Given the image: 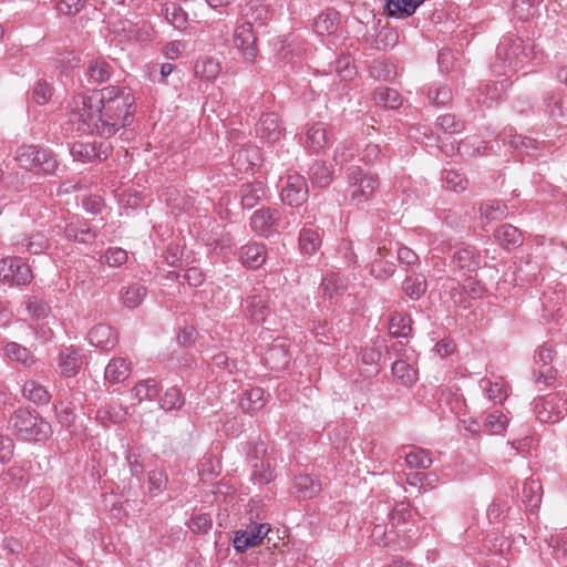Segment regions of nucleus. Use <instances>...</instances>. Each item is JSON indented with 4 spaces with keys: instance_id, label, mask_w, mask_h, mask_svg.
Instances as JSON below:
<instances>
[{
    "instance_id": "f257e3e1",
    "label": "nucleus",
    "mask_w": 567,
    "mask_h": 567,
    "mask_svg": "<svg viewBox=\"0 0 567 567\" xmlns=\"http://www.w3.org/2000/svg\"><path fill=\"white\" fill-rule=\"evenodd\" d=\"M136 104L127 86L109 85L74 95L68 104V123L79 134H95L104 138L114 136L130 126L135 117Z\"/></svg>"
},
{
    "instance_id": "f03ea898",
    "label": "nucleus",
    "mask_w": 567,
    "mask_h": 567,
    "mask_svg": "<svg viewBox=\"0 0 567 567\" xmlns=\"http://www.w3.org/2000/svg\"><path fill=\"white\" fill-rule=\"evenodd\" d=\"M537 58L536 47L526 45L522 38L514 35L503 37L496 48L493 72L499 75L516 73L530 60Z\"/></svg>"
},
{
    "instance_id": "7ed1b4c3",
    "label": "nucleus",
    "mask_w": 567,
    "mask_h": 567,
    "mask_svg": "<svg viewBox=\"0 0 567 567\" xmlns=\"http://www.w3.org/2000/svg\"><path fill=\"white\" fill-rule=\"evenodd\" d=\"M8 423L17 439L25 442H45L53 433L51 424L38 411L25 408L16 410Z\"/></svg>"
},
{
    "instance_id": "20e7f679",
    "label": "nucleus",
    "mask_w": 567,
    "mask_h": 567,
    "mask_svg": "<svg viewBox=\"0 0 567 567\" xmlns=\"http://www.w3.org/2000/svg\"><path fill=\"white\" fill-rule=\"evenodd\" d=\"M16 161L27 171L51 175L58 168V161L51 150L39 145H22L17 150Z\"/></svg>"
},
{
    "instance_id": "39448f33",
    "label": "nucleus",
    "mask_w": 567,
    "mask_h": 567,
    "mask_svg": "<svg viewBox=\"0 0 567 567\" xmlns=\"http://www.w3.org/2000/svg\"><path fill=\"white\" fill-rule=\"evenodd\" d=\"M347 181L350 200L355 205L369 202L380 185L377 174L365 172L360 166H350L347 169Z\"/></svg>"
},
{
    "instance_id": "423d86ee",
    "label": "nucleus",
    "mask_w": 567,
    "mask_h": 567,
    "mask_svg": "<svg viewBox=\"0 0 567 567\" xmlns=\"http://www.w3.org/2000/svg\"><path fill=\"white\" fill-rule=\"evenodd\" d=\"M249 225L257 235L269 238L280 228H286L288 223L281 219V214L278 208L261 207L252 214Z\"/></svg>"
},
{
    "instance_id": "0eeeda50",
    "label": "nucleus",
    "mask_w": 567,
    "mask_h": 567,
    "mask_svg": "<svg viewBox=\"0 0 567 567\" xmlns=\"http://www.w3.org/2000/svg\"><path fill=\"white\" fill-rule=\"evenodd\" d=\"M33 278L31 268L19 257L0 260V281L9 285L24 286Z\"/></svg>"
},
{
    "instance_id": "6e6552de",
    "label": "nucleus",
    "mask_w": 567,
    "mask_h": 567,
    "mask_svg": "<svg viewBox=\"0 0 567 567\" xmlns=\"http://www.w3.org/2000/svg\"><path fill=\"white\" fill-rule=\"evenodd\" d=\"M537 419L543 423H556L567 414V398L560 394L539 399L535 404Z\"/></svg>"
},
{
    "instance_id": "1a4fd4ad",
    "label": "nucleus",
    "mask_w": 567,
    "mask_h": 567,
    "mask_svg": "<svg viewBox=\"0 0 567 567\" xmlns=\"http://www.w3.org/2000/svg\"><path fill=\"white\" fill-rule=\"evenodd\" d=\"M280 197L290 207H300L308 199V185L303 176L291 174L287 176Z\"/></svg>"
},
{
    "instance_id": "9d476101",
    "label": "nucleus",
    "mask_w": 567,
    "mask_h": 567,
    "mask_svg": "<svg viewBox=\"0 0 567 567\" xmlns=\"http://www.w3.org/2000/svg\"><path fill=\"white\" fill-rule=\"evenodd\" d=\"M269 532V524L252 522L245 529H239L235 533L233 539L234 548L239 553H244L249 547L259 545Z\"/></svg>"
},
{
    "instance_id": "9b49d317",
    "label": "nucleus",
    "mask_w": 567,
    "mask_h": 567,
    "mask_svg": "<svg viewBox=\"0 0 567 567\" xmlns=\"http://www.w3.org/2000/svg\"><path fill=\"white\" fill-rule=\"evenodd\" d=\"M554 349L547 344L542 346L535 355L533 378L536 384L550 385L556 379V370L551 367Z\"/></svg>"
},
{
    "instance_id": "f8f14e48",
    "label": "nucleus",
    "mask_w": 567,
    "mask_h": 567,
    "mask_svg": "<svg viewBox=\"0 0 567 567\" xmlns=\"http://www.w3.org/2000/svg\"><path fill=\"white\" fill-rule=\"evenodd\" d=\"M111 145L104 142H75L70 148V153L74 161L87 163L95 159L105 161L111 153Z\"/></svg>"
},
{
    "instance_id": "ddd939ff",
    "label": "nucleus",
    "mask_w": 567,
    "mask_h": 567,
    "mask_svg": "<svg viewBox=\"0 0 567 567\" xmlns=\"http://www.w3.org/2000/svg\"><path fill=\"white\" fill-rule=\"evenodd\" d=\"M234 44L246 61L252 62L256 59L258 54L257 37L250 21H246L235 29Z\"/></svg>"
},
{
    "instance_id": "4468645a",
    "label": "nucleus",
    "mask_w": 567,
    "mask_h": 567,
    "mask_svg": "<svg viewBox=\"0 0 567 567\" xmlns=\"http://www.w3.org/2000/svg\"><path fill=\"white\" fill-rule=\"evenodd\" d=\"M305 135V147L317 155L323 153L332 142L328 126L322 122L308 124Z\"/></svg>"
},
{
    "instance_id": "2eb2a0df",
    "label": "nucleus",
    "mask_w": 567,
    "mask_h": 567,
    "mask_svg": "<svg viewBox=\"0 0 567 567\" xmlns=\"http://www.w3.org/2000/svg\"><path fill=\"white\" fill-rule=\"evenodd\" d=\"M282 133L284 127L277 113L270 112L261 115L256 126V134L260 140L274 144L281 138Z\"/></svg>"
},
{
    "instance_id": "dca6fc26",
    "label": "nucleus",
    "mask_w": 567,
    "mask_h": 567,
    "mask_svg": "<svg viewBox=\"0 0 567 567\" xmlns=\"http://www.w3.org/2000/svg\"><path fill=\"white\" fill-rule=\"evenodd\" d=\"M266 259L267 247L262 243L249 241L239 249V260L246 268L258 269Z\"/></svg>"
},
{
    "instance_id": "f3484780",
    "label": "nucleus",
    "mask_w": 567,
    "mask_h": 567,
    "mask_svg": "<svg viewBox=\"0 0 567 567\" xmlns=\"http://www.w3.org/2000/svg\"><path fill=\"white\" fill-rule=\"evenodd\" d=\"M481 254L475 246L461 245L456 247L452 262L461 270L476 271L481 267Z\"/></svg>"
},
{
    "instance_id": "a211bd4d",
    "label": "nucleus",
    "mask_w": 567,
    "mask_h": 567,
    "mask_svg": "<svg viewBox=\"0 0 567 567\" xmlns=\"http://www.w3.org/2000/svg\"><path fill=\"white\" fill-rule=\"evenodd\" d=\"M267 186L261 181L244 183L238 189L243 208L251 209L267 196Z\"/></svg>"
},
{
    "instance_id": "6ab92c4d",
    "label": "nucleus",
    "mask_w": 567,
    "mask_h": 567,
    "mask_svg": "<svg viewBox=\"0 0 567 567\" xmlns=\"http://www.w3.org/2000/svg\"><path fill=\"white\" fill-rule=\"evenodd\" d=\"M63 234L68 240L80 244H92L96 238V233L91 228L89 221L80 218L66 223Z\"/></svg>"
},
{
    "instance_id": "aec40b11",
    "label": "nucleus",
    "mask_w": 567,
    "mask_h": 567,
    "mask_svg": "<svg viewBox=\"0 0 567 567\" xmlns=\"http://www.w3.org/2000/svg\"><path fill=\"white\" fill-rule=\"evenodd\" d=\"M89 342L96 348L102 350H111L117 342V337L111 326L99 323L94 326L89 334Z\"/></svg>"
},
{
    "instance_id": "412c9836",
    "label": "nucleus",
    "mask_w": 567,
    "mask_h": 567,
    "mask_svg": "<svg viewBox=\"0 0 567 567\" xmlns=\"http://www.w3.org/2000/svg\"><path fill=\"white\" fill-rule=\"evenodd\" d=\"M299 249L305 256L316 254L322 244V231L319 228L303 227L299 233Z\"/></svg>"
},
{
    "instance_id": "4be33fe9",
    "label": "nucleus",
    "mask_w": 567,
    "mask_h": 567,
    "mask_svg": "<svg viewBox=\"0 0 567 567\" xmlns=\"http://www.w3.org/2000/svg\"><path fill=\"white\" fill-rule=\"evenodd\" d=\"M161 14L164 19L176 30L183 31L186 30L188 25V14L187 12L176 2L174 1H165L162 4Z\"/></svg>"
},
{
    "instance_id": "5701e85b",
    "label": "nucleus",
    "mask_w": 567,
    "mask_h": 567,
    "mask_svg": "<svg viewBox=\"0 0 567 567\" xmlns=\"http://www.w3.org/2000/svg\"><path fill=\"white\" fill-rule=\"evenodd\" d=\"M113 66L103 58H95L89 61L86 68L87 81L92 84H102L110 80Z\"/></svg>"
},
{
    "instance_id": "b1692460",
    "label": "nucleus",
    "mask_w": 567,
    "mask_h": 567,
    "mask_svg": "<svg viewBox=\"0 0 567 567\" xmlns=\"http://www.w3.org/2000/svg\"><path fill=\"white\" fill-rule=\"evenodd\" d=\"M413 320L409 315L393 311L389 316V333L393 338H410Z\"/></svg>"
},
{
    "instance_id": "393cba45",
    "label": "nucleus",
    "mask_w": 567,
    "mask_h": 567,
    "mask_svg": "<svg viewBox=\"0 0 567 567\" xmlns=\"http://www.w3.org/2000/svg\"><path fill=\"white\" fill-rule=\"evenodd\" d=\"M427 279L419 272L406 276L402 281V290L411 300H420L427 291Z\"/></svg>"
},
{
    "instance_id": "a878e982",
    "label": "nucleus",
    "mask_w": 567,
    "mask_h": 567,
    "mask_svg": "<svg viewBox=\"0 0 567 567\" xmlns=\"http://www.w3.org/2000/svg\"><path fill=\"white\" fill-rule=\"evenodd\" d=\"M495 240L505 249H512L523 244V235L511 224L499 226L494 233Z\"/></svg>"
},
{
    "instance_id": "bb28decb",
    "label": "nucleus",
    "mask_w": 567,
    "mask_h": 567,
    "mask_svg": "<svg viewBox=\"0 0 567 567\" xmlns=\"http://www.w3.org/2000/svg\"><path fill=\"white\" fill-rule=\"evenodd\" d=\"M292 489L297 497L310 499L321 491V484L312 476L303 474L295 477Z\"/></svg>"
},
{
    "instance_id": "cd10ccee",
    "label": "nucleus",
    "mask_w": 567,
    "mask_h": 567,
    "mask_svg": "<svg viewBox=\"0 0 567 567\" xmlns=\"http://www.w3.org/2000/svg\"><path fill=\"white\" fill-rule=\"evenodd\" d=\"M543 487L538 480H527L523 485L522 499L526 508L536 511L542 502Z\"/></svg>"
},
{
    "instance_id": "c85d7f7f",
    "label": "nucleus",
    "mask_w": 567,
    "mask_h": 567,
    "mask_svg": "<svg viewBox=\"0 0 567 567\" xmlns=\"http://www.w3.org/2000/svg\"><path fill=\"white\" fill-rule=\"evenodd\" d=\"M385 246H378L373 258L371 259V275L378 279H386L395 271V265L392 261L384 260L383 251Z\"/></svg>"
},
{
    "instance_id": "c756f323",
    "label": "nucleus",
    "mask_w": 567,
    "mask_h": 567,
    "mask_svg": "<svg viewBox=\"0 0 567 567\" xmlns=\"http://www.w3.org/2000/svg\"><path fill=\"white\" fill-rule=\"evenodd\" d=\"M309 178L318 187H328L333 179V168L323 161H315L309 169Z\"/></svg>"
},
{
    "instance_id": "7c9ffc66",
    "label": "nucleus",
    "mask_w": 567,
    "mask_h": 567,
    "mask_svg": "<svg viewBox=\"0 0 567 567\" xmlns=\"http://www.w3.org/2000/svg\"><path fill=\"white\" fill-rule=\"evenodd\" d=\"M267 400L268 396L264 389L256 386L245 391L244 398L240 401V406L244 411L256 413L265 406Z\"/></svg>"
},
{
    "instance_id": "2f4dec72",
    "label": "nucleus",
    "mask_w": 567,
    "mask_h": 567,
    "mask_svg": "<svg viewBox=\"0 0 567 567\" xmlns=\"http://www.w3.org/2000/svg\"><path fill=\"white\" fill-rule=\"evenodd\" d=\"M320 289L324 297L332 300L344 293L347 290V284L344 279L336 272L328 274L320 284Z\"/></svg>"
},
{
    "instance_id": "473e14b6",
    "label": "nucleus",
    "mask_w": 567,
    "mask_h": 567,
    "mask_svg": "<svg viewBox=\"0 0 567 567\" xmlns=\"http://www.w3.org/2000/svg\"><path fill=\"white\" fill-rule=\"evenodd\" d=\"M326 73L336 72L341 80H351L355 74V65L350 54H341L333 62L329 64V70Z\"/></svg>"
},
{
    "instance_id": "72a5a7b5",
    "label": "nucleus",
    "mask_w": 567,
    "mask_h": 567,
    "mask_svg": "<svg viewBox=\"0 0 567 567\" xmlns=\"http://www.w3.org/2000/svg\"><path fill=\"white\" fill-rule=\"evenodd\" d=\"M130 375V363L124 358H115L110 361L104 371V377L111 383H120Z\"/></svg>"
},
{
    "instance_id": "f704fd0d",
    "label": "nucleus",
    "mask_w": 567,
    "mask_h": 567,
    "mask_svg": "<svg viewBox=\"0 0 567 567\" xmlns=\"http://www.w3.org/2000/svg\"><path fill=\"white\" fill-rule=\"evenodd\" d=\"M373 100L377 105L385 109L395 110L402 105V96L391 87L380 86L373 93Z\"/></svg>"
},
{
    "instance_id": "c9c22d12",
    "label": "nucleus",
    "mask_w": 567,
    "mask_h": 567,
    "mask_svg": "<svg viewBox=\"0 0 567 567\" xmlns=\"http://www.w3.org/2000/svg\"><path fill=\"white\" fill-rule=\"evenodd\" d=\"M82 364L81 354L73 348H66L60 353V368L62 374L72 377L78 373Z\"/></svg>"
},
{
    "instance_id": "e433bc0d",
    "label": "nucleus",
    "mask_w": 567,
    "mask_h": 567,
    "mask_svg": "<svg viewBox=\"0 0 567 567\" xmlns=\"http://www.w3.org/2000/svg\"><path fill=\"white\" fill-rule=\"evenodd\" d=\"M425 90L430 104L439 107L449 105L453 99L452 90L445 84L432 83Z\"/></svg>"
},
{
    "instance_id": "4c0bfd02",
    "label": "nucleus",
    "mask_w": 567,
    "mask_h": 567,
    "mask_svg": "<svg viewBox=\"0 0 567 567\" xmlns=\"http://www.w3.org/2000/svg\"><path fill=\"white\" fill-rule=\"evenodd\" d=\"M486 143L476 135L466 136L458 142L457 153L462 157H475L485 154Z\"/></svg>"
},
{
    "instance_id": "58836bf2",
    "label": "nucleus",
    "mask_w": 567,
    "mask_h": 567,
    "mask_svg": "<svg viewBox=\"0 0 567 567\" xmlns=\"http://www.w3.org/2000/svg\"><path fill=\"white\" fill-rule=\"evenodd\" d=\"M480 92L477 102L491 109L503 99L504 85L503 83H486L481 86Z\"/></svg>"
},
{
    "instance_id": "ea45409f",
    "label": "nucleus",
    "mask_w": 567,
    "mask_h": 567,
    "mask_svg": "<svg viewBox=\"0 0 567 567\" xmlns=\"http://www.w3.org/2000/svg\"><path fill=\"white\" fill-rule=\"evenodd\" d=\"M22 393L25 399L40 405L49 403L51 399L48 390L34 380H28L24 382Z\"/></svg>"
},
{
    "instance_id": "a19ab883",
    "label": "nucleus",
    "mask_w": 567,
    "mask_h": 567,
    "mask_svg": "<svg viewBox=\"0 0 567 567\" xmlns=\"http://www.w3.org/2000/svg\"><path fill=\"white\" fill-rule=\"evenodd\" d=\"M424 0H388L385 10L391 17H409Z\"/></svg>"
},
{
    "instance_id": "79ce46f5",
    "label": "nucleus",
    "mask_w": 567,
    "mask_h": 567,
    "mask_svg": "<svg viewBox=\"0 0 567 567\" xmlns=\"http://www.w3.org/2000/svg\"><path fill=\"white\" fill-rule=\"evenodd\" d=\"M249 465L251 468L250 480L255 484L266 485L275 478L272 465L268 458Z\"/></svg>"
},
{
    "instance_id": "37998d69",
    "label": "nucleus",
    "mask_w": 567,
    "mask_h": 567,
    "mask_svg": "<svg viewBox=\"0 0 567 567\" xmlns=\"http://www.w3.org/2000/svg\"><path fill=\"white\" fill-rule=\"evenodd\" d=\"M4 353L11 361L21 363L24 367H30L34 362V355L31 351L17 342L7 343Z\"/></svg>"
},
{
    "instance_id": "c03bdc74",
    "label": "nucleus",
    "mask_w": 567,
    "mask_h": 567,
    "mask_svg": "<svg viewBox=\"0 0 567 567\" xmlns=\"http://www.w3.org/2000/svg\"><path fill=\"white\" fill-rule=\"evenodd\" d=\"M194 72L197 78L205 81H212L220 72L219 63L213 58L197 60L194 65Z\"/></svg>"
},
{
    "instance_id": "a18cd8bd",
    "label": "nucleus",
    "mask_w": 567,
    "mask_h": 567,
    "mask_svg": "<svg viewBox=\"0 0 567 567\" xmlns=\"http://www.w3.org/2000/svg\"><path fill=\"white\" fill-rule=\"evenodd\" d=\"M247 308L256 322H264L271 309L261 295H251L246 299Z\"/></svg>"
},
{
    "instance_id": "49530a36",
    "label": "nucleus",
    "mask_w": 567,
    "mask_h": 567,
    "mask_svg": "<svg viewBox=\"0 0 567 567\" xmlns=\"http://www.w3.org/2000/svg\"><path fill=\"white\" fill-rule=\"evenodd\" d=\"M290 361L289 354L281 346H272L265 353L266 364L275 371L285 369Z\"/></svg>"
},
{
    "instance_id": "de8ad7c7",
    "label": "nucleus",
    "mask_w": 567,
    "mask_h": 567,
    "mask_svg": "<svg viewBox=\"0 0 567 567\" xmlns=\"http://www.w3.org/2000/svg\"><path fill=\"white\" fill-rule=\"evenodd\" d=\"M338 12L320 13L313 21V30L319 35L332 34L338 28Z\"/></svg>"
},
{
    "instance_id": "09e8293b",
    "label": "nucleus",
    "mask_w": 567,
    "mask_h": 567,
    "mask_svg": "<svg viewBox=\"0 0 567 567\" xmlns=\"http://www.w3.org/2000/svg\"><path fill=\"white\" fill-rule=\"evenodd\" d=\"M545 112L554 120H567V109H564V100L556 97L553 92H545L543 96Z\"/></svg>"
},
{
    "instance_id": "8fccbe9b",
    "label": "nucleus",
    "mask_w": 567,
    "mask_h": 567,
    "mask_svg": "<svg viewBox=\"0 0 567 567\" xmlns=\"http://www.w3.org/2000/svg\"><path fill=\"white\" fill-rule=\"evenodd\" d=\"M508 424V419L501 411L489 413L482 425L484 432L488 434H502Z\"/></svg>"
},
{
    "instance_id": "3c124183",
    "label": "nucleus",
    "mask_w": 567,
    "mask_h": 567,
    "mask_svg": "<svg viewBox=\"0 0 567 567\" xmlns=\"http://www.w3.org/2000/svg\"><path fill=\"white\" fill-rule=\"evenodd\" d=\"M185 404V398L177 386H172L166 390L164 395L159 399V405L165 411L181 410Z\"/></svg>"
},
{
    "instance_id": "603ef678",
    "label": "nucleus",
    "mask_w": 567,
    "mask_h": 567,
    "mask_svg": "<svg viewBox=\"0 0 567 567\" xmlns=\"http://www.w3.org/2000/svg\"><path fill=\"white\" fill-rule=\"evenodd\" d=\"M405 462L409 467L422 470H427L432 465L430 453L417 446L412 447V450L405 455Z\"/></svg>"
},
{
    "instance_id": "864d4df0",
    "label": "nucleus",
    "mask_w": 567,
    "mask_h": 567,
    "mask_svg": "<svg viewBox=\"0 0 567 567\" xmlns=\"http://www.w3.org/2000/svg\"><path fill=\"white\" fill-rule=\"evenodd\" d=\"M146 293V287L141 284H133L128 286L122 295L123 303L127 308H136L143 302Z\"/></svg>"
},
{
    "instance_id": "5fc2aeb1",
    "label": "nucleus",
    "mask_w": 567,
    "mask_h": 567,
    "mask_svg": "<svg viewBox=\"0 0 567 567\" xmlns=\"http://www.w3.org/2000/svg\"><path fill=\"white\" fill-rule=\"evenodd\" d=\"M442 179L447 189L461 193L467 187V178L460 171L450 168L444 169Z\"/></svg>"
},
{
    "instance_id": "6e6d98bb",
    "label": "nucleus",
    "mask_w": 567,
    "mask_h": 567,
    "mask_svg": "<svg viewBox=\"0 0 567 567\" xmlns=\"http://www.w3.org/2000/svg\"><path fill=\"white\" fill-rule=\"evenodd\" d=\"M370 76L377 81H390L396 74L395 66L382 60L373 61L369 68Z\"/></svg>"
},
{
    "instance_id": "4d7b16f0",
    "label": "nucleus",
    "mask_w": 567,
    "mask_h": 567,
    "mask_svg": "<svg viewBox=\"0 0 567 567\" xmlns=\"http://www.w3.org/2000/svg\"><path fill=\"white\" fill-rule=\"evenodd\" d=\"M480 213L488 220H501L507 215V206L501 200H488L481 205Z\"/></svg>"
},
{
    "instance_id": "13d9d810",
    "label": "nucleus",
    "mask_w": 567,
    "mask_h": 567,
    "mask_svg": "<svg viewBox=\"0 0 567 567\" xmlns=\"http://www.w3.org/2000/svg\"><path fill=\"white\" fill-rule=\"evenodd\" d=\"M539 2V0H514V16L522 21H527L532 19L537 12V7Z\"/></svg>"
},
{
    "instance_id": "bf43d9fd",
    "label": "nucleus",
    "mask_w": 567,
    "mask_h": 567,
    "mask_svg": "<svg viewBox=\"0 0 567 567\" xmlns=\"http://www.w3.org/2000/svg\"><path fill=\"white\" fill-rule=\"evenodd\" d=\"M399 40V34L395 29L390 27H383L377 33L374 45L380 51H388L392 49Z\"/></svg>"
},
{
    "instance_id": "052dcab7",
    "label": "nucleus",
    "mask_w": 567,
    "mask_h": 567,
    "mask_svg": "<svg viewBox=\"0 0 567 567\" xmlns=\"http://www.w3.org/2000/svg\"><path fill=\"white\" fill-rule=\"evenodd\" d=\"M97 417L107 420L113 424L122 423L127 417V411L121 404L111 403L97 411Z\"/></svg>"
},
{
    "instance_id": "680f3d73",
    "label": "nucleus",
    "mask_w": 567,
    "mask_h": 567,
    "mask_svg": "<svg viewBox=\"0 0 567 567\" xmlns=\"http://www.w3.org/2000/svg\"><path fill=\"white\" fill-rule=\"evenodd\" d=\"M133 392L138 401H144L155 399L159 393V389L154 379H147L138 382L133 388Z\"/></svg>"
},
{
    "instance_id": "e2e57ef3",
    "label": "nucleus",
    "mask_w": 567,
    "mask_h": 567,
    "mask_svg": "<svg viewBox=\"0 0 567 567\" xmlns=\"http://www.w3.org/2000/svg\"><path fill=\"white\" fill-rule=\"evenodd\" d=\"M357 146L351 141H343L336 147L333 152V161L338 165L351 162L357 154Z\"/></svg>"
},
{
    "instance_id": "0e129e2a",
    "label": "nucleus",
    "mask_w": 567,
    "mask_h": 567,
    "mask_svg": "<svg viewBox=\"0 0 567 567\" xmlns=\"http://www.w3.org/2000/svg\"><path fill=\"white\" fill-rule=\"evenodd\" d=\"M17 245L24 246L27 251L32 255L42 254L49 248L47 237L39 233L24 238L21 243L18 241Z\"/></svg>"
},
{
    "instance_id": "69168bd1",
    "label": "nucleus",
    "mask_w": 567,
    "mask_h": 567,
    "mask_svg": "<svg viewBox=\"0 0 567 567\" xmlns=\"http://www.w3.org/2000/svg\"><path fill=\"white\" fill-rule=\"evenodd\" d=\"M127 258L128 256L126 250L120 247H111L100 256L99 261L101 264H106L110 267H120L127 261Z\"/></svg>"
},
{
    "instance_id": "338daca9",
    "label": "nucleus",
    "mask_w": 567,
    "mask_h": 567,
    "mask_svg": "<svg viewBox=\"0 0 567 567\" xmlns=\"http://www.w3.org/2000/svg\"><path fill=\"white\" fill-rule=\"evenodd\" d=\"M25 309L34 319H44L51 312V307L48 302L37 297H29L25 302Z\"/></svg>"
},
{
    "instance_id": "774afa93",
    "label": "nucleus",
    "mask_w": 567,
    "mask_h": 567,
    "mask_svg": "<svg viewBox=\"0 0 567 567\" xmlns=\"http://www.w3.org/2000/svg\"><path fill=\"white\" fill-rule=\"evenodd\" d=\"M436 126L447 134L460 133L465 127L464 122L453 114H444L439 116L436 120Z\"/></svg>"
}]
</instances>
